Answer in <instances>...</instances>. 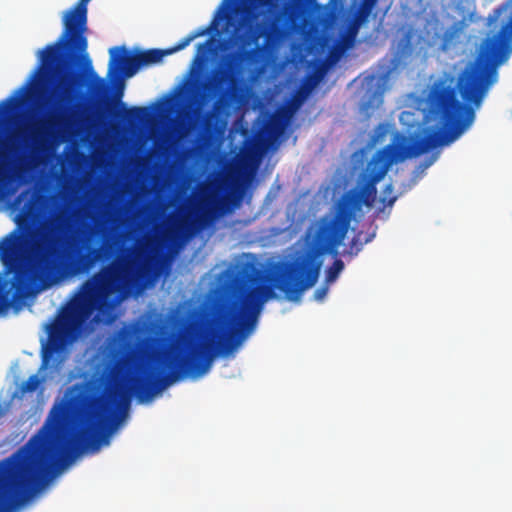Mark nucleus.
<instances>
[{
    "instance_id": "nucleus-1",
    "label": "nucleus",
    "mask_w": 512,
    "mask_h": 512,
    "mask_svg": "<svg viewBox=\"0 0 512 512\" xmlns=\"http://www.w3.org/2000/svg\"><path fill=\"white\" fill-rule=\"evenodd\" d=\"M90 0H79L63 16V31L60 37L39 51V66L31 80L51 77L53 109L48 117L29 129H17L0 139V184L10 183L20 176L29 158L43 152L50 140L60 131L71 130L90 120L89 113L76 103L81 75L72 67L80 57L91 67L86 53L88 40L87 4ZM89 75L92 89L100 93L106 84L92 68ZM18 103L15 96L0 101V124L11 114Z\"/></svg>"
},
{
    "instance_id": "nucleus-2",
    "label": "nucleus",
    "mask_w": 512,
    "mask_h": 512,
    "mask_svg": "<svg viewBox=\"0 0 512 512\" xmlns=\"http://www.w3.org/2000/svg\"><path fill=\"white\" fill-rule=\"evenodd\" d=\"M41 211L34 199L26 201L16 216L17 229L0 241V260L9 266L15 259L18 245L25 241L28 249L21 265L14 273L11 287H0V311L12 306L13 301L30 291H41L75 276L88 274L94 266L108 260L112 253L105 246H91L86 239L62 249L58 232L66 226L68 216L59 213L40 226Z\"/></svg>"
},
{
    "instance_id": "nucleus-3",
    "label": "nucleus",
    "mask_w": 512,
    "mask_h": 512,
    "mask_svg": "<svg viewBox=\"0 0 512 512\" xmlns=\"http://www.w3.org/2000/svg\"><path fill=\"white\" fill-rule=\"evenodd\" d=\"M155 241L145 236L135 245L121 247L115 261L84 281L77 297L62 308L57 318L47 327L48 344L43 350V367L49 358L75 339L83 323L95 311L107 312L114 307L112 295L133 288H144L154 276L151 256Z\"/></svg>"
},
{
    "instance_id": "nucleus-4",
    "label": "nucleus",
    "mask_w": 512,
    "mask_h": 512,
    "mask_svg": "<svg viewBox=\"0 0 512 512\" xmlns=\"http://www.w3.org/2000/svg\"><path fill=\"white\" fill-rule=\"evenodd\" d=\"M262 32L258 28L249 26L245 34H239L236 39L241 43L243 49L231 53L227 56L225 66L214 71L210 81L207 83V89L212 97H216L213 104L214 111H220L227 107L232 99V87L238 82L240 71V62L244 59H250L256 53V49H244L246 46L256 44Z\"/></svg>"
},
{
    "instance_id": "nucleus-5",
    "label": "nucleus",
    "mask_w": 512,
    "mask_h": 512,
    "mask_svg": "<svg viewBox=\"0 0 512 512\" xmlns=\"http://www.w3.org/2000/svg\"><path fill=\"white\" fill-rule=\"evenodd\" d=\"M166 49H147L131 51L125 46H114L109 49V64L107 76L110 79L130 78L142 67L160 63L170 55Z\"/></svg>"
},
{
    "instance_id": "nucleus-6",
    "label": "nucleus",
    "mask_w": 512,
    "mask_h": 512,
    "mask_svg": "<svg viewBox=\"0 0 512 512\" xmlns=\"http://www.w3.org/2000/svg\"><path fill=\"white\" fill-rule=\"evenodd\" d=\"M219 211H208L205 205L199 206L195 211L181 217L169 232V237L189 238L205 228L209 220L218 214Z\"/></svg>"
},
{
    "instance_id": "nucleus-7",
    "label": "nucleus",
    "mask_w": 512,
    "mask_h": 512,
    "mask_svg": "<svg viewBox=\"0 0 512 512\" xmlns=\"http://www.w3.org/2000/svg\"><path fill=\"white\" fill-rule=\"evenodd\" d=\"M314 1L315 0H289L285 3L282 12L276 17V21L283 20L285 25L293 23Z\"/></svg>"
},
{
    "instance_id": "nucleus-8",
    "label": "nucleus",
    "mask_w": 512,
    "mask_h": 512,
    "mask_svg": "<svg viewBox=\"0 0 512 512\" xmlns=\"http://www.w3.org/2000/svg\"><path fill=\"white\" fill-rule=\"evenodd\" d=\"M119 107L122 111V120L129 124L143 122L150 116L148 107L133 106L128 108L123 102H119Z\"/></svg>"
},
{
    "instance_id": "nucleus-9",
    "label": "nucleus",
    "mask_w": 512,
    "mask_h": 512,
    "mask_svg": "<svg viewBox=\"0 0 512 512\" xmlns=\"http://www.w3.org/2000/svg\"><path fill=\"white\" fill-rule=\"evenodd\" d=\"M462 34V27L459 22L453 23L449 26L443 33L442 43L440 45V49L443 52H447L457 46L460 43V38Z\"/></svg>"
},
{
    "instance_id": "nucleus-10",
    "label": "nucleus",
    "mask_w": 512,
    "mask_h": 512,
    "mask_svg": "<svg viewBox=\"0 0 512 512\" xmlns=\"http://www.w3.org/2000/svg\"><path fill=\"white\" fill-rule=\"evenodd\" d=\"M289 120L282 112L272 115L265 126L267 134L271 137L280 136Z\"/></svg>"
},
{
    "instance_id": "nucleus-11",
    "label": "nucleus",
    "mask_w": 512,
    "mask_h": 512,
    "mask_svg": "<svg viewBox=\"0 0 512 512\" xmlns=\"http://www.w3.org/2000/svg\"><path fill=\"white\" fill-rule=\"evenodd\" d=\"M309 91H298L287 103L285 108L281 111L286 118H291L294 113L302 106Z\"/></svg>"
},
{
    "instance_id": "nucleus-12",
    "label": "nucleus",
    "mask_w": 512,
    "mask_h": 512,
    "mask_svg": "<svg viewBox=\"0 0 512 512\" xmlns=\"http://www.w3.org/2000/svg\"><path fill=\"white\" fill-rule=\"evenodd\" d=\"M211 30V27L209 28H200V29H197L193 32H191L190 34H188L186 37H184L183 39H181L176 46H174L173 48H169V49H166L167 51H171V54L174 53V52H177L179 50H182L184 49L185 47H187L194 39L198 38V37H201L205 34H207L209 31Z\"/></svg>"
},
{
    "instance_id": "nucleus-13",
    "label": "nucleus",
    "mask_w": 512,
    "mask_h": 512,
    "mask_svg": "<svg viewBox=\"0 0 512 512\" xmlns=\"http://www.w3.org/2000/svg\"><path fill=\"white\" fill-rule=\"evenodd\" d=\"M343 269H344L343 261L340 259L334 260L332 265L330 267H328V269L326 271L325 282L327 284H329V283H333L334 281H336V279L338 278L339 274L343 271Z\"/></svg>"
},
{
    "instance_id": "nucleus-14",
    "label": "nucleus",
    "mask_w": 512,
    "mask_h": 512,
    "mask_svg": "<svg viewBox=\"0 0 512 512\" xmlns=\"http://www.w3.org/2000/svg\"><path fill=\"white\" fill-rule=\"evenodd\" d=\"M248 0H223L221 7L219 8V12L222 9H225V15L224 18H228L233 13H236L239 11L238 6L246 3Z\"/></svg>"
},
{
    "instance_id": "nucleus-15",
    "label": "nucleus",
    "mask_w": 512,
    "mask_h": 512,
    "mask_svg": "<svg viewBox=\"0 0 512 512\" xmlns=\"http://www.w3.org/2000/svg\"><path fill=\"white\" fill-rule=\"evenodd\" d=\"M40 382L41 380L36 374L31 375L26 381H24L21 384V391L23 393L34 392L38 388Z\"/></svg>"
},
{
    "instance_id": "nucleus-16",
    "label": "nucleus",
    "mask_w": 512,
    "mask_h": 512,
    "mask_svg": "<svg viewBox=\"0 0 512 512\" xmlns=\"http://www.w3.org/2000/svg\"><path fill=\"white\" fill-rule=\"evenodd\" d=\"M362 246V243L359 242L357 238H353L348 249L345 251V254H348L351 257L356 256L361 251Z\"/></svg>"
},
{
    "instance_id": "nucleus-17",
    "label": "nucleus",
    "mask_w": 512,
    "mask_h": 512,
    "mask_svg": "<svg viewBox=\"0 0 512 512\" xmlns=\"http://www.w3.org/2000/svg\"><path fill=\"white\" fill-rule=\"evenodd\" d=\"M214 118V111H209L205 114L202 122H201V127L203 130L209 132L211 131L212 127H213V123H212V120Z\"/></svg>"
},
{
    "instance_id": "nucleus-18",
    "label": "nucleus",
    "mask_w": 512,
    "mask_h": 512,
    "mask_svg": "<svg viewBox=\"0 0 512 512\" xmlns=\"http://www.w3.org/2000/svg\"><path fill=\"white\" fill-rule=\"evenodd\" d=\"M387 130L383 124H379L375 131L374 141H378L386 134Z\"/></svg>"
},
{
    "instance_id": "nucleus-19",
    "label": "nucleus",
    "mask_w": 512,
    "mask_h": 512,
    "mask_svg": "<svg viewBox=\"0 0 512 512\" xmlns=\"http://www.w3.org/2000/svg\"><path fill=\"white\" fill-rule=\"evenodd\" d=\"M328 292V287H320L315 291V298L317 300H322Z\"/></svg>"
},
{
    "instance_id": "nucleus-20",
    "label": "nucleus",
    "mask_w": 512,
    "mask_h": 512,
    "mask_svg": "<svg viewBox=\"0 0 512 512\" xmlns=\"http://www.w3.org/2000/svg\"><path fill=\"white\" fill-rule=\"evenodd\" d=\"M505 10L504 6L498 7L493 11V17H490V20H496L502 13V11Z\"/></svg>"
},
{
    "instance_id": "nucleus-21",
    "label": "nucleus",
    "mask_w": 512,
    "mask_h": 512,
    "mask_svg": "<svg viewBox=\"0 0 512 512\" xmlns=\"http://www.w3.org/2000/svg\"><path fill=\"white\" fill-rule=\"evenodd\" d=\"M376 2L377 0H364V5L367 7V10L370 11Z\"/></svg>"
},
{
    "instance_id": "nucleus-22",
    "label": "nucleus",
    "mask_w": 512,
    "mask_h": 512,
    "mask_svg": "<svg viewBox=\"0 0 512 512\" xmlns=\"http://www.w3.org/2000/svg\"><path fill=\"white\" fill-rule=\"evenodd\" d=\"M272 32L274 33H280L282 31V26H279L276 22L273 23L271 27Z\"/></svg>"
},
{
    "instance_id": "nucleus-23",
    "label": "nucleus",
    "mask_w": 512,
    "mask_h": 512,
    "mask_svg": "<svg viewBox=\"0 0 512 512\" xmlns=\"http://www.w3.org/2000/svg\"><path fill=\"white\" fill-rule=\"evenodd\" d=\"M206 45H207V42H206V43H204V44H200V45H199V50H200V49H202V48H204Z\"/></svg>"
},
{
    "instance_id": "nucleus-24",
    "label": "nucleus",
    "mask_w": 512,
    "mask_h": 512,
    "mask_svg": "<svg viewBox=\"0 0 512 512\" xmlns=\"http://www.w3.org/2000/svg\"><path fill=\"white\" fill-rule=\"evenodd\" d=\"M394 201H395V198L390 199L389 200V205H392L394 203Z\"/></svg>"
},
{
    "instance_id": "nucleus-25",
    "label": "nucleus",
    "mask_w": 512,
    "mask_h": 512,
    "mask_svg": "<svg viewBox=\"0 0 512 512\" xmlns=\"http://www.w3.org/2000/svg\"><path fill=\"white\" fill-rule=\"evenodd\" d=\"M26 90V87H22L20 90H19V93H22L23 91Z\"/></svg>"
},
{
    "instance_id": "nucleus-26",
    "label": "nucleus",
    "mask_w": 512,
    "mask_h": 512,
    "mask_svg": "<svg viewBox=\"0 0 512 512\" xmlns=\"http://www.w3.org/2000/svg\"><path fill=\"white\" fill-rule=\"evenodd\" d=\"M269 2H272V0H268Z\"/></svg>"
}]
</instances>
